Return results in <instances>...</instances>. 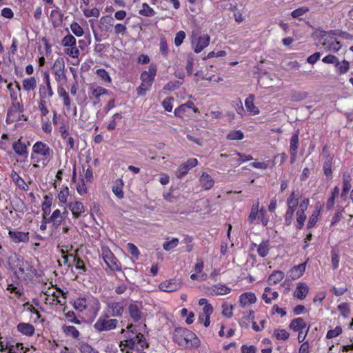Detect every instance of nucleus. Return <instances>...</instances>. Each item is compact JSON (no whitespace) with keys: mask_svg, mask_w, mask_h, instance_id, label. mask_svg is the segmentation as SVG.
Listing matches in <instances>:
<instances>
[{"mask_svg":"<svg viewBox=\"0 0 353 353\" xmlns=\"http://www.w3.org/2000/svg\"><path fill=\"white\" fill-rule=\"evenodd\" d=\"M253 159V157L251 155H245L244 154H241L237 152L235 157H233L230 159V161L234 163L244 162L248 161Z\"/></svg>","mask_w":353,"mask_h":353,"instance_id":"obj_31","label":"nucleus"},{"mask_svg":"<svg viewBox=\"0 0 353 353\" xmlns=\"http://www.w3.org/2000/svg\"><path fill=\"white\" fill-rule=\"evenodd\" d=\"M267 80L272 81V79H270L269 74L268 72H264L262 75H261L259 78L258 82L259 83L265 88L270 87V83H266Z\"/></svg>","mask_w":353,"mask_h":353,"instance_id":"obj_44","label":"nucleus"},{"mask_svg":"<svg viewBox=\"0 0 353 353\" xmlns=\"http://www.w3.org/2000/svg\"><path fill=\"white\" fill-rule=\"evenodd\" d=\"M339 257L338 253L332 250V263L334 269H336L339 267Z\"/></svg>","mask_w":353,"mask_h":353,"instance_id":"obj_58","label":"nucleus"},{"mask_svg":"<svg viewBox=\"0 0 353 353\" xmlns=\"http://www.w3.org/2000/svg\"><path fill=\"white\" fill-rule=\"evenodd\" d=\"M274 335L279 340H287L290 336V334L284 329H276Z\"/></svg>","mask_w":353,"mask_h":353,"instance_id":"obj_38","label":"nucleus"},{"mask_svg":"<svg viewBox=\"0 0 353 353\" xmlns=\"http://www.w3.org/2000/svg\"><path fill=\"white\" fill-rule=\"evenodd\" d=\"M128 252L134 257L137 259L139 257V252L138 248L131 243H128L127 245Z\"/></svg>","mask_w":353,"mask_h":353,"instance_id":"obj_56","label":"nucleus"},{"mask_svg":"<svg viewBox=\"0 0 353 353\" xmlns=\"http://www.w3.org/2000/svg\"><path fill=\"white\" fill-rule=\"evenodd\" d=\"M256 301V297L254 293L245 292L239 297V303L242 307H245L248 304H252Z\"/></svg>","mask_w":353,"mask_h":353,"instance_id":"obj_12","label":"nucleus"},{"mask_svg":"<svg viewBox=\"0 0 353 353\" xmlns=\"http://www.w3.org/2000/svg\"><path fill=\"white\" fill-rule=\"evenodd\" d=\"M61 43L63 46H76V39L69 34L63 38Z\"/></svg>","mask_w":353,"mask_h":353,"instance_id":"obj_39","label":"nucleus"},{"mask_svg":"<svg viewBox=\"0 0 353 353\" xmlns=\"http://www.w3.org/2000/svg\"><path fill=\"white\" fill-rule=\"evenodd\" d=\"M23 344L20 343H17L16 345H10L8 347V353H20V350H23Z\"/></svg>","mask_w":353,"mask_h":353,"instance_id":"obj_57","label":"nucleus"},{"mask_svg":"<svg viewBox=\"0 0 353 353\" xmlns=\"http://www.w3.org/2000/svg\"><path fill=\"white\" fill-rule=\"evenodd\" d=\"M109 308L111 309L112 315L114 316H121L123 306L121 303H111L109 304Z\"/></svg>","mask_w":353,"mask_h":353,"instance_id":"obj_24","label":"nucleus"},{"mask_svg":"<svg viewBox=\"0 0 353 353\" xmlns=\"http://www.w3.org/2000/svg\"><path fill=\"white\" fill-rule=\"evenodd\" d=\"M139 14L145 17H153L155 14L154 10L146 3H143L142 9L139 10Z\"/></svg>","mask_w":353,"mask_h":353,"instance_id":"obj_34","label":"nucleus"},{"mask_svg":"<svg viewBox=\"0 0 353 353\" xmlns=\"http://www.w3.org/2000/svg\"><path fill=\"white\" fill-rule=\"evenodd\" d=\"M174 99L172 97H170V98H167L166 99H165L163 103H162V105L163 106V108H165V110L168 111V112H171L172 110V105L171 104V101H173Z\"/></svg>","mask_w":353,"mask_h":353,"instance_id":"obj_63","label":"nucleus"},{"mask_svg":"<svg viewBox=\"0 0 353 353\" xmlns=\"http://www.w3.org/2000/svg\"><path fill=\"white\" fill-rule=\"evenodd\" d=\"M70 48H68L66 51V53L73 58H77L79 55V51L76 47V46H70Z\"/></svg>","mask_w":353,"mask_h":353,"instance_id":"obj_61","label":"nucleus"},{"mask_svg":"<svg viewBox=\"0 0 353 353\" xmlns=\"http://www.w3.org/2000/svg\"><path fill=\"white\" fill-rule=\"evenodd\" d=\"M307 11H308L307 8H300L296 9L295 10L292 11L291 13V16L294 18H298V17L303 15Z\"/></svg>","mask_w":353,"mask_h":353,"instance_id":"obj_59","label":"nucleus"},{"mask_svg":"<svg viewBox=\"0 0 353 353\" xmlns=\"http://www.w3.org/2000/svg\"><path fill=\"white\" fill-rule=\"evenodd\" d=\"M323 62L325 63H332L336 66H338L340 64V61L334 55L329 54L322 59Z\"/></svg>","mask_w":353,"mask_h":353,"instance_id":"obj_46","label":"nucleus"},{"mask_svg":"<svg viewBox=\"0 0 353 353\" xmlns=\"http://www.w3.org/2000/svg\"><path fill=\"white\" fill-rule=\"evenodd\" d=\"M179 243V239L177 238H173L171 241H165L163 244V248L166 251H170L172 248L176 247Z\"/></svg>","mask_w":353,"mask_h":353,"instance_id":"obj_41","label":"nucleus"},{"mask_svg":"<svg viewBox=\"0 0 353 353\" xmlns=\"http://www.w3.org/2000/svg\"><path fill=\"white\" fill-rule=\"evenodd\" d=\"M299 147V131H296L291 137L290 152V154L297 153Z\"/></svg>","mask_w":353,"mask_h":353,"instance_id":"obj_25","label":"nucleus"},{"mask_svg":"<svg viewBox=\"0 0 353 353\" xmlns=\"http://www.w3.org/2000/svg\"><path fill=\"white\" fill-rule=\"evenodd\" d=\"M308 97V93L306 92H294L290 95V99L292 101H300L305 99Z\"/></svg>","mask_w":353,"mask_h":353,"instance_id":"obj_33","label":"nucleus"},{"mask_svg":"<svg viewBox=\"0 0 353 353\" xmlns=\"http://www.w3.org/2000/svg\"><path fill=\"white\" fill-rule=\"evenodd\" d=\"M318 215H319V212L317 214L316 213H313L310 219H309V221L307 223V228H312L315 224L317 222V219H318Z\"/></svg>","mask_w":353,"mask_h":353,"instance_id":"obj_62","label":"nucleus"},{"mask_svg":"<svg viewBox=\"0 0 353 353\" xmlns=\"http://www.w3.org/2000/svg\"><path fill=\"white\" fill-rule=\"evenodd\" d=\"M97 74L105 81L110 82L111 79L108 73L103 69H99L97 70Z\"/></svg>","mask_w":353,"mask_h":353,"instance_id":"obj_55","label":"nucleus"},{"mask_svg":"<svg viewBox=\"0 0 353 353\" xmlns=\"http://www.w3.org/2000/svg\"><path fill=\"white\" fill-rule=\"evenodd\" d=\"M210 42V36L208 34H203L199 37L192 39V43L196 53L200 52Z\"/></svg>","mask_w":353,"mask_h":353,"instance_id":"obj_5","label":"nucleus"},{"mask_svg":"<svg viewBox=\"0 0 353 353\" xmlns=\"http://www.w3.org/2000/svg\"><path fill=\"white\" fill-rule=\"evenodd\" d=\"M342 333L341 326H336L334 330H330L326 334V338L330 339L336 337Z\"/></svg>","mask_w":353,"mask_h":353,"instance_id":"obj_45","label":"nucleus"},{"mask_svg":"<svg viewBox=\"0 0 353 353\" xmlns=\"http://www.w3.org/2000/svg\"><path fill=\"white\" fill-rule=\"evenodd\" d=\"M20 117V112H18L15 109L10 108L8 111L6 122L8 123H13L17 121Z\"/></svg>","mask_w":353,"mask_h":353,"instance_id":"obj_30","label":"nucleus"},{"mask_svg":"<svg viewBox=\"0 0 353 353\" xmlns=\"http://www.w3.org/2000/svg\"><path fill=\"white\" fill-rule=\"evenodd\" d=\"M337 67L340 74H345L348 71L350 64L347 61L343 60L341 63L340 62V64Z\"/></svg>","mask_w":353,"mask_h":353,"instance_id":"obj_50","label":"nucleus"},{"mask_svg":"<svg viewBox=\"0 0 353 353\" xmlns=\"http://www.w3.org/2000/svg\"><path fill=\"white\" fill-rule=\"evenodd\" d=\"M128 310L130 316L134 321H138L141 319V312L137 305L130 304Z\"/></svg>","mask_w":353,"mask_h":353,"instance_id":"obj_22","label":"nucleus"},{"mask_svg":"<svg viewBox=\"0 0 353 353\" xmlns=\"http://www.w3.org/2000/svg\"><path fill=\"white\" fill-rule=\"evenodd\" d=\"M145 341V339L144 336L142 334L139 333L134 338H131L128 340L121 341L120 343V346L121 347L122 345H124L123 343H125V345L129 347L130 349H136L137 350H139L140 349H143L144 347H147L148 346Z\"/></svg>","mask_w":353,"mask_h":353,"instance_id":"obj_2","label":"nucleus"},{"mask_svg":"<svg viewBox=\"0 0 353 353\" xmlns=\"http://www.w3.org/2000/svg\"><path fill=\"white\" fill-rule=\"evenodd\" d=\"M305 219V212L302 210H298L296 212L297 228L301 229L303 228Z\"/></svg>","mask_w":353,"mask_h":353,"instance_id":"obj_37","label":"nucleus"},{"mask_svg":"<svg viewBox=\"0 0 353 353\" xmlns=\"http://www.w3.org/2000/svg\"><path fill=\"white\" fill-rule=\"evenodd\" d=\"M152 85L142 81L139 87L137 88V93L139 95H145V92L150 89Z\"/></svg>","mask_w":353,"mask_h":353,"instance_id":"obj_47","label":"nucleus"},{"mask_svg":"<svg viewBox=\"0 0 353 353\" xmlns=\"http://www.w3.org/2000/svg\"><path fill=\"white\" fill-rule=\"evenodd\" d=\"M113 20L112 17L110 16H105L102 17L100 19V26L101 28L103 30L108 32L110 31V28L112 26V21Z\"/></svg>","mask_w":353,"mask_h":353,"instance_id":"obj_27","label":"nucleus"},{"mask_svg":"<svg viewBox=\"0 0 353 353\" xmlns=\"http://www.w3.org/2000/svg\"><path fill=\"white\" fill-rule=\"evenodd\" d=\"M173 340L181 347H187L189 343L192 346H199V340L194 333L187 328L176 327L173 333Z\"/></svg>","mask_w":353,"mask_h":353,"instance_id":"obj_1","label":"nucleus"},{"mask_svg":"<svg viewBox=\"0 0 353 353\" xmlns=\"http://www.w3.org/2000/svg\"><path fill=\"white\" fill-rule=\"evenodd\" d=\"M73 262H74L77 269L82 270L84 272L86 271V268L84 265L83 262L81 259H79L77 256H74Z\"/></svg>","mask_w":353,"mask_h":353,"instance_id":"obj_60","label":"nucleus"},{"mask_svg":"<svg viewBox=\"0 0 353 353\" xmlns=\"http://www.w3.org/2000/svg\"><path fill=\"white\" fill-rule=\"evenodd\" d=\"M36 79L34 77L26 79L23 81V88L27 91L34 90L36 87Z\"/></svg>","mask_w":353,"mask_h":353,"instance_id":"obj_32","label":"nucleus"},{"mask_svg":"<svg viewBox=\"0 0 353 353\" xmlns=\"http://www.w3.org/2000/svg\"><path fill=\"white\" fill-rule=\"evenodd\" d=\"M308 293V287L303 283H299L297 285L296 291L294 292V296L299 299H303L305 298Z\"/></svg>","mask_w":353,"mask_h":353,"instance_id":"obj_15","label":"nucleus"},{"mask_svg":"<svg viewBox=\"0 0 353 353\" xmlns=\"http://www.w3.org/2000/svg\"><path fill=\"white\" fill-rule=\"evenodd\" d=\"M270 250V245L268 241H263L258 247L257 252L261 257L266 256Z\"/></svg>","mask_w":353,"mask_h":353,"instance_id":"obj_29","label":"nucleus"},{"mask_svg":"<svg viewBox=\"0 0 353 353\" xmlns=\"http://www.w3.org/2000/svg\"><path fill=\"white\" fill-rule=\"evenodd\" d=\"M296 209L289 208H288L286 214H285V223L287 225H290L292 221L294 212Z\"/></svg>","mask_w":353,"mask_h":353,"instance_id":"obj_54","label":"nucleus"},{"mask_svg":"<svg viewBox=\"0 0 353 353\" xmlns=\"http://www.w3.org/2000/svg\"><path fill=\"white\" fill-rule=\"evenodd\" d=\"M83 13L86 17H90L92 16L98 17L100 14L99 10L97 8H94L91 10H88V9L84 10Z\"/></svg>","mask_w":353,"mask_h":353,"instance_id":"obj_52","label":"nucleus"},{"mask_svg":"<svg viewBox=\"0 0 353 353\" xmlns=\"http://www.w3.org/2000/svg\"><path fill=\"white\" fill-rule=\"evenodd\" d=\"M198 161L196 159H188L185 163H183L180 165L179 168L176 172V176L178 178H182L188 172V170L190 168L195 167Z\"/></svg>","mask_w":353,"mask_h":353,"instance_id":"obj_7","label":"nucleus"},{"mask_svg":"<svg viewBox=\"0 0 353 353\" xmlns=\"http://www.w3.org/2000/svg\"><path fill=\"white\" fill-rule=\"evenodd\" d=\"M256 347L254 345L247 346L243 345L241 347L242 353H256Z\"/></svg>","mask_w":353,"mask_h":353,"instance_id":"obj_64","label":"nucleus"},{"mask_svg":"<svg viewBox=\"0 0 353 353\" xmlns=\"http://www.w3.org/2000/svg\"><path fill=\"white\" fill-rule=\"evenodd\" d=\"M11 178L18 187L25 189V186H27L24 180L15 171H12Z\"/></svg>","mask_w":353,"mask_h":353,"instance_id":"obj_36","label":"nucleus"},{"mask_svg":"<svg viewBox=\"0 0 353 353\" xmlns=\"http://www.w3.org/2000/svg\"><path fill=\"white\" fill-rule=\"evenodd\" d=\"M9 235L15 243H26L29 241V232L10 230Z\"/></svg>","mask_w":353,"mask_h":353,"instance_id":"obj_10","label":"nucleus"},{"mask_svg":"<svg viewBox=\"0 0 353 353\" xmlns=\"http://www.w3.org/2000/svg\"><path fill=\"white\" fill-rule=\"evenodd\" d=\"M181 288L180 280L170 279L159 284V289L163 292H172Z\"/></svg>","mask_w":353,"mask_h":353,"instance_id":"obj_6","label":"nucleus"},{"mask_svg":"<svg viewBox=\"0 0 353 353\" xmlns=\"http://www.w3.org/2000/svg\"><path fill=\"white\" fill-rule=\"evenodd\" d=\"M108 316L100 317L99 320L94 325V328L99 331L110 330L116 327L117 320L116 319H107Z\"/></svg>","mask_w":353,"mask_h":353,"instance_id":"obj_3","label":"nucleus"},{"mask_svg":"<svg viewBox=\"0 0 353 353\" xmlns=\"http://www.w3.org/2000/svg\"><path fill=\"white\" fill-rule=\"evenodd\" d=\"M33 152L46 158H50L51 156V150L50 148L46 143L41 141L34 143L33 145Z\"/></svg>","mask_w":353,"mask_h":353,"instance_id":"obj_9","label":"nucleus"},{"mask_svg":"<svg viewBox=\"0 0 353 353\" xmlns=\"http://www.w3.org/2000/svg\"><path fill=\"white\" fill-rule=\"evenodd\" d=\"M212 290V294L215 293L216 294H219V295H224V294H229L231 291L230 288H229L228 287H227L225 285H221V284L213 285Z\"/></svg>","mask_w":353,"mask_h":353,"instance_id":"obj_26","label":"nucleus"},{"mask_svg":"<svg viewBox=\"0 0 353 353\" xmlns=\"http://www.w3.org/2000/svg\"><path fill=\"white\" fill-rule=\"evenodd\" d=\"M63 330L67 335H71L74 339H77L79 336V331L74 326L64 325Z\"/></svg>","mask_w":353,"mask_h":353,"instance_id":"obj_35","label":"nucleus"},{"mask_svg":"<svg viewBox=\"0 0 353 353\" xmlns=\"http://www.w3.org/2000/svg\"><path fill=\"white\" fill-rule=\"evenodd\" d=\"M351 175L350 173L345 172L343 174V190L341 195H345L351 188Z\"/></svg>","mask_w":353,"mask_h":353,"instance_id":"obj_21","label":"nucleus"},{"mask_svg":"<svg viewBox=\"0 0 353 353\" xmlns=\"http://www.w3.org/2000/svg\"><path fill=\"white\" fill-rule=\"evenodd\" d=\"M338 310L345 317H347L350 312L349 305L347 303H343L338 305Z\"/></svg>","mask_w":353,"mask_h":353,"instance_id":"obj_49","label":"nucleus"},{"mask_svg":"<svg viewBox=\"0 0 353 353\" xmlns=\"http://www.w3.org/2000/svg\"><path fill=\"white\" fill-rule=\"evenodd\" d=\"M70 29L77 37H81L83 34V28L77 22H72L70 25Z\"/></svg>","mask_w":353,"mask_h":353,"instance_id":"obj_42","label":"nucleus"},{"mask_svg":"<svg viewBox=\"0 0 353 353\" xmlns=\"http://www.w3.org/2000/svg\"><path fill=\"white\" fill-rule=\"evenodd\" d=\"M13 149L14 152L20 155L23 156L27 154L26 145L23 143L20 139L18 141L13 144Z\"/></svg>","mask_w":353,"mask_h":353,"instance_id":"obj_28","label":"nucleus"},{"mask_svg":"<svg viewBox=\"0 0 353 353\" xmlns=\"http://www.w3.org/2000/svg\"><path fill=\"white\" fill-rule=\"evenodd\" d=\"M44 79L46 86L41 85L39 87V95L42 99H45L47 97H52L53 95V91L50 82V76L48 72L44 73Z\"/></svg>","mask_w":353,"mask_h":353,"instance_id":"obj_8","label":"nucleus"},{"mask_svg":"<svg viewBox=\"0 0 353 353\" xmlns=\"http://www.w3.org/2000/svg\"><path fill=\"white\" fill-rule=\"evenodd\" d=\"M290 328L295 332L301 331L306 327V323L302 318L293 319L289 325Z\"/></svg>","mask_w":353,"mask_h":353,"instance_id":"obj_16","label":"nucleus"},{"mask_svg":"<svg viewBox=\"0 0 353 353\" xmlns=\"http://www.w3.org/2000/svg\"><path fill=\"white\" fill-rule=\"evenodd\" d=\"M17 330L26 336H32L34 333V327L32 325L26 323H20L17 325Z\"/></svg>","mask_w":353,"mask_h":353,"instance_id":"obj_14","label":"nucleus"},{"mask_svg":"<svg viewBox=\"0 0 353 353\" xmlns=\"http://www.w3.org/2000/svg\"><path fill=\"white\" fill-rule=\"evenodd\" d=\"M243 137V133L241 130L232 131L227 135V139L230 140H241Z\"/></svg>","mask_w":353,"mask_h":353,"instance_id":"obj_40","label":"nucleus"},{"mask_svg":"<svg viewBox=\"0 0 353 353\" xmlns=\"http://www.w3.org/2000/svg\"><path fill=\"white\" fill-rule=\"evenodd\" d=\"M185 37V33L184 31L181 30L179 32H177L174 38V43L176 46H179L183 43Z\"/></svg>","mask_w":353,"mask_h":353,"instance_id":"obj_51","label":"nucleus"},{"mask_svg":"<svg viewBox=\"0 0 353 353\" xmlns=\"http://www.w3.org/2000/svg\"><path fill=\"white\" fill-rule=\"evenodd\" d=\"M63 14L57 8L50 12V17L52 19V23L57 27L62 23Z\"/></svg>","mask_w":353,"mask_h":353,"instance_id":"obj_19","label":"nucleus"},{"mask_svg":"<svg viewBox=\"0 0 353 353\" xmlns=\"http://www.w3.org/2000/svg\"><path fill=\"white\" fill-rule=\"evenodd\" d=\"M63 218V215H61L60 210H56L53 212L51 216L48 219V221L52 222L53 223V225L55 228H57L61 223Z\"/></svg>","mask_w":353,"mask_h":353,"instance_id":"obj_17","label":"nucleus"},{"mask_svg":"<svg viewBox=\"0 0 353 353\" xmlns=\"http://www.w3.org/2000/svg\"><path fill=\"white\" fill-rule=\"evenodd\" d=\"M284 277V273L281 271H274L268 278L270 284H276L280 282Z\"/></svg>","mask_w":353,"mask_h":353,"instance_id":"obj_23","label":"nucleus"},{"mask_svg":"<svg viewBox=\"0 0 353 353\" xmlns=\"http://www.w3.org/2000/svg\"><path fill=\"white\" fill-rule=\"evenodd\" d=\"M200 182L205 190H210L214 183V181L207 173H203L200 177Z\"/></svg>","mask_w":353,"mask_h":353,"instance_id":"obj_18","label":"nucleus"},{"mask_svg":"<svg viewBox=\"0 0 353 353\" xmlns=\"http://www.w3.org/2000/svg\"><path fill=\"white\" fill-rule=\"evenodd\" d=\"M222 307H223V311H222V314L228 317V318H230L232 317L233 313H232V310L234 308V306L232 305H231L230 307L228 305L227 303H223L222 305Z\"/></svg>","mask_w":353,"mask_h":353,"instance_id":"obj_48","label":"nucleus"},{"mask_svg":"<svg viewBox=\"0 0 353 353\" xmlns=\"http://www.w3.org/2000/svg\"><path fill=\"white\" fill-rule=\"evenodd\" d=\"M68 208L72 211L74 218H79L84 212V206L80 201L71 202L68 204Z\"/></svg>","mask_w":353,"mask_h":353,"instance_id":"obj_11","label":"nucleus"},{"mask_svg":"<svg viewBox=\"0 0 353 353\" xmlns=\"http://www.w3.org/2000/svg\"><path fill=\"white\" fill-rule=\"evenodd\" d=\"M305 266L306 263H303L293 267L290 271V277L293 280L299 279L300 276L303 275V272H305Z\"/></svg>","mask_w":353,"mask_h":353,"instance_id":"obj_13","label":"nucleus"},{"mask_svg":"<svg viewBox=\"0 0 353 353\" xmlns=\"http://www.w3.org/2000/svg\"><path fill=\"white\" fill-rule=\"evenodd\" d=\"M107 93L108 90L102 87H97L92 91V94L95 98H99L101 95L105 94Z\"/></svg>","mask_w":353,"mask_h":353,"instance_id":"obj_53","label":"nucleus"},{"mask_svg":"<svg viewBox=\"0 0 353 353\" xmlns=\"http://www.w3.org/2000/svg\"><path fill=\"white\" fill-rule=\"evenodd\" d=\"M102 256L104 261L112 270H120L121 266L118 264V260L109 249L103 248Z\"/></svg>","mask_w":353,"mask_h":353,"instance_id":"obj_4","label":"nucleus"},{"mask_svg":"<svg viewBox=\"0 0 353 353\" xmlns=\"http://www.w3.org/2000/svg\"><path fill=\"white\" fill-rule=\"evenodd\" d=\"M254 95H249V97L245 99V105L248 111L252 112L253 114H257L259 113V110L254 105Z\"/></svg>","mask_w":353,"mask_h":353,"instance_id":"obj_20","label":"nucleus"},{"mask_svg":"<svg viewBox=\"0 0 353 353\" xmlns=\"http://www.w3.org/2000/svg\"><path fill=\"white\" fill-rule=\"evenodd\" d=\"M119 185L112 187V191L119 199L123 198V192L122 190L123 181L121 179L119 180Z\"/></svg>","mask_w":353,"mask_h":353,"instance_id":"obj_43","label":"nucleus"}]
</instances>
